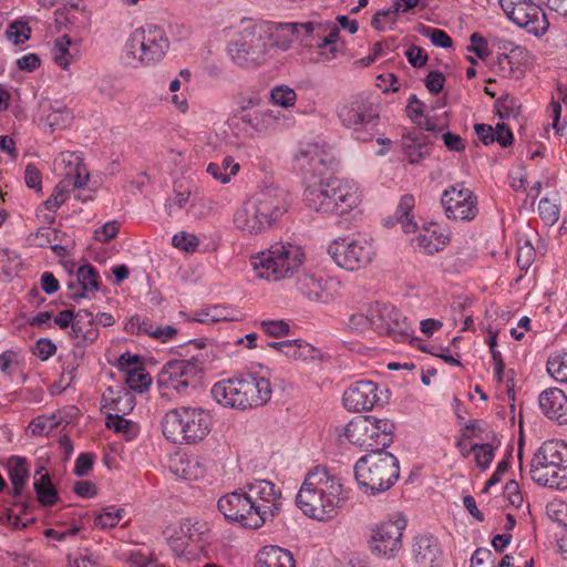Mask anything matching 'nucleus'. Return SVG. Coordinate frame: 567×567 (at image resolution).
I'll use <instances>...</instances> for the list:
<instances>
[{
  "label": "nucleus",
  "mask_w": 567,
  "mask_h": 567,
  "mask_svg": "<svg viewBox=\"0 0 567 567\" xmlns=\"http://www.w3.org/2000/svg\"><path fill=\"white\" fill-rule=\"evenodd\" d=\"M413 558L420 567H437L442 560V550L433 536L416 537L413 544Z\"/></svg>",
  "instance_id": "obj_26"
},
{
  "label": "nucleus",
  "mask_w": 567,
  "mask_h": 567,
  "mask_svg": "<svg viewBox=\"0 0 567 567\" xmlns=\"http://www.w3.org/2000/svg\"><path fill=\"white\" fill-rule=\"evenodd\" d=\"M375 433L370 416L352 419L344 430V435L350 443L370 450V452L384 451L381 445H378Z\"/></svg>",
  "instance_id": "obj_23"
},
{
  "label": "nucleus",
  "mask_w": 567,
  "mask_h": 567,
  "mask_svg": "<svg viewBox=\"0 0 567 567\" xmlns=\"http://www.w3.org/2000/svg\"><path fill=\"white\" fill-rule=\"evenodd\" d=\"M268 344L285 355L296 360H307L313 358L316 352V349L311 344L297 339L270 342Z\"/></svg>",
  "instance_id": "obj_34"
},
{
  "label": "nucleus",
  "mask_w": 567,
  "mask_h": 567,
  "mask_svg": "<svg viewBox=\"0 0 567 567\" xmlns=\"http://www.w3.org/2000/svg\"><path fill=\"white\" fill-rule=\"evenodd\" d=\"M218 509L227 520L236 522L246 528L257 529L259 525H255V512L247 489L245 492H231L221 496L218 501Z\"/></svg>",
  "instance_id": "obj_19"
},
{
  "label": "nucleus",
  "mask_w": 567,
  "mask_h": 567,
  "mask_svg": "<svg viewBox=\"0 0 567 567\" xmlns=\"http://www.w3.org/2000/svg\"><path fill=\"white\" fill-rule=\"evenodd\" d=\"M264 32L256 25L247 27L227 47L228 55L237 65L255 69L266 62L269 44L264 42Z\"/></svg>",
  "instance_id": "obj_12"
},
{
  "label": "nucleus",
  "mask_w": 567,
  "mask_h": 567,
  "mask_svg": "<svg viewBox=\"0 0 567 567\" xmlns=\"http://www.w3.org/2000/svg\"><path fill=\"white\" fill-rule=\"evenodd\" d=\"M498 384L505 382V389L507 392V401L511 404L512 411L514 410V400H515V384H514V370L504 371V362L501 359V354L498 353Z\"/></svg>",
  "instance_id": "obj_50"
},
{
  "label": "nucleus",
  "mask_w": 567,
  "mask_h": 567,
  "mask_svg": "<svg viewBox=\"0 0 567 567\" xmlns=\"http://www.w3.org/2000/svg\"><path fill=\"white\" fill-rule=\"evenodd\" d=\"M329 192L326 179L308 184L305 189V202L311 209L322 214H333V205L329 202Z\"/></svg>",
  "instance_id": "obj_28"
},
{
  "label": "nucleus",
  "mask_w": 567,
  "mask_h": 567,
  "mask_svg": "<svg viewBox=\"0 0 567 567\" xmlns=\"http://www.w3.org/2000/svg\"><path fill=\"white\" fill-rule=\"evenodd\" d=\"M329 202L333 205V214L343 215L354 209L361 202V192L355 182L338 177L326 178Z\"/></svg>",
  "instance_id": "obj_21"
},
{
  "label": "nucleus",
  "mask_w": 567,
  "mask_h": 567,
  "mask_svg": "<svg viewBox=\"0 0 567 567\" xmlns=\"http://www.w3.org/2000/svg\"><path fill=\"white\" fill-rule=\"evenodd\" d=\"M305 260V252L291 243H275L268 249L251 257L256 276L278 281L298 274Z\"/></svg>",
  "instance_id": "obj_8"
},
{
  "label": "nucleus",
  "mask_w": 567,
  "mask_h": 567,
  "mask_svg": "<svg viewBox=\"0 0 567 567\" xmlns=\"http://www.w3.org/2000/svg\"><path fill=\"white\" fill-rule=\"evenodd\" d=\"M337 116L341 125L350 130L352 137L359 142H370L379 134V106L365 93L343 99L337 105Z\"/></svg>",
  "instance_id": "obj_7"
},
{
  "label": "nucleus",
  "mask_w": 567,
  "mask_h": 567,
  "mask_svg": "<svg viewBox=\"0 0 567 567\" xmlns=\"http://www.w3.org/2000/svg\"><path fill=\"white\" fill-rule=\"evenodd\" d=\"M89 182V173L84 167H81L78 165L74 168V174L69 173L64 179L61 181L62 186H64L66 189L72 186L73 188H82L84 187Z\"/></svg>",
  "instance_id": "obj_56"
},
{
  "label": "nucleus",
  "mask_w": 567,
  "mask_h": 567,
  "mask_svg": "<svg viewBox=\"0 0 567 567\" xmlns=\"http://www.w3.org/2000/svg\"><path fill=\"white\" fill-rule=\"evenodd\" d=\"M30 28L24 22L14 21L6 31V35L13 44L19 45L24 43L30 38Z\"/></svg>",
  "instance_id": "obj_53"
},
{
  "label": "nucleus",
  "mask_w": 567,
  "mask_h": 567,
  "mask_svg": "<svg viewBox=\"0 0 567 567\" xmlns=\"http://www.w3.org/2000/svg\"><path fill=\"white\" fill-rule=\"evenodd\" d=\"M207 532V524L199 520L185 519L178 526V534L185 535L189 543H199Z\"/></svg>",
  "instance_id": "obj_40"
},
{
  "label": "nucleus",
  "mask_w": 567,
  "mask_h": 567,
  "mask_svg": "<svg viewBox=\"0 0 567 567\" xmlns=\"http://www.w3.org/2000/svg\"><path fill=\"white\" fill-rule=\"evenodd\" d=\"M370 327L379 334H385L396 342L409 339L412 329L406 318L392 305L375 302L369 308Z\"/></svg>",
  "instance_id": "obj_15"
},
{
  "label": "nucleus",
  "mask_w": 567,
  "mask_h": 567,
  "mask_svg": "<svg viewBox=\"0 0 567 567\" xmlns=\"http://www.w3.org/2000/svg\"><path fill=\"white\" fill-rule=\"evenodd\" d=\"M124 515L125 511L123 508L107 506L103 509V513L95 517L94 525L101 528H112L124 518Z\"/></svg>",
  "instance_id": "obj_43"
},
{
  "label": "nucleus",
  "mask_w": 567,
  "mask_h": 567,
  "mask_svg": "<svg viewBox=\"0 0 567 567\" xmlns=\"http://www.w3.org/2000/svg\"><path fill=\"white\" fill-rule=\"evenodd\" d=\"M379 401V389L372 381H358L343 393V405L350 412L370 411Z\"/></svg>",
  "instance_id": "obj_22"
},
{
  "label": "nucleus",
  "mask_w": 567,
  "mask_h": 567,
  "mask_svg": "<svg viewBox=\"0 0 567 567\" xmlns=\"http://www.w3.org/2000/svg\"><path fill=\"white\" fill-rule=\"evenodd\" d=\"M406 527V520L398 516L379 523L372 529L371 550L377 556L391 559L402 547V534Z\"/></svg>",
  "instance_id": "obj_16"
},
{
  "label": "nucleus",
  "mask_w": 567,
  "mask_h": 567,
  "mask_svg": "<svg viewBox=\"0 0 567 567\" xmlns=\"http://www.w3.org/2000/svg\"><path fill=\"white\" fill-rule=\"evenodd\" d=\"M498 53H501V56L517 59L518 56H525V49L511 40L498 38Z\"/></svg>",
  "instance_id": "obj_59"
},
{
  "label": "nucleus",
  "mask_w": 567,
  "mask_h": 567,
  "mask_svg": "<svg viewBox=\"0 0 567 567\" xmlns=\"http://www.w3.org/2000/svg\"><path fill=\"white\" fill-rule=\"evenodd\" d=\"M333 261L348 271L367 267L374 257V247L370 238L363 235L339 237L328 246Z\"/></svg>",
  "instance_id": "obj_11"
},
{
  "label": "nucleus",
  "mask_w": 567,
  "mask_h": 567,
  "mask_svg": "<svg viewBox=\"0 0 567 567\" xmlns=\"http://www.w3.org/2000/svg\"><path fill=\"white\" fill-rule=\"evenodd\" d=\"M331 147L324 143L305 144L296 155V161L305 178L321 177L333 164Z\"/></svg>",
  "instance_id": "obj_17"
},
{
  "label": "nucleus",
  "mask_w": 567,
  "mask_h": 567,
  "mask_svg": "<svg viewBox=\"0 0 567 567\" xmlns=\"http://www.w3.org/2000/svg\"><path fill=\"white\" fill-rule=\"evenodd\" d=\"M7 467L12 484L11 495L19 497L29 477L28 462L24 457L13 455L8 460Z\"/></svg>",
  "instance_id": "obj_32"
},
{
  "label": "nucleus",
  "mask_w": 567,
  "mask_h": 567,
  "mask_svg": "<svg viewBox=\"0 0 567 567\" xmlns=\"http://www.w3.org/2000/svg\"><path fill=\"white\" fill-rule=\"evenodd\" d=\"M538 213L545 225L553 226L559 218V205L555 200L544 197L538 203Z\"/></svg>",
  "instance_id": "obj_47"
},
{
  "label": "nucleus",
  "mask_w": 567,
  "mask_h": 567,
  "mask_svg": "<svg viewBox=\"0 0 567 567\" xmlns=\"http://www.w3.org/2000/svg\"><path fill=\"white\" fill-rule=\"evenodd\" d=\"M529 475L539 486L567 489V444L561 440H547L533 453Z\"/></svg>",
  "instance_id": "obj_5"
},
{
  "label": "nucleus",
  "mask_w": 567,
  "mask_h": 567,
  "mask_svg": "<svg viewBox=\"0 0 567 567\" xmlns=\"http://www.w3.org/2000/svg\"><path fill=\"white\" fill-rule=\"evenodd\" d=\"M76 278L81 285V291H74L69 295V299L79 301L90 298V296L100 289V277L96 269L91 265H83L76 271Z\"/></svg>",
  "instance_id": "obj_31"
},
{
  "label": "nucleus",
  "mask_w": 567,
  "mask_h": 567,
  "mask_svg": "<svg viewBox=\"0 0 567 567\" xmlns=\"http://www.w3.org/2000/svg\"><path fill=\"white\" fill-rule=\"evenodd\" d=\"M289 193L277 185L259 188L235 212V227L245 235L268 231L289 210Z\"/></svg>",
  "instance_id": "obj_1"
},
{
  "label": "nucleus",
  "mask_w": 567,
  "mask_h": 567,
  "mask_svg": "<svg viewBox=\"0 0 567 567\" xmlns=\"http://www.w3.org/2000/svg\"><path fill=\"white\" fill-rule=\"evenodd\" d=\"M505 16L517 27L535 37L544 35L549 22L544 10L530 0H498Z\"/></svg>",
  "instance_id": "obj_14"
},
{
  "label": "nucleus",
  "mask_w": 567,
  "mask_h": 567,
  "mask_svg": "<svg viewBox=\"0 0 567 567\" xmlns=\"http://www.w3.org/2000/svg\"><path fill=\"white\" fill-rule=\"evenodd\" d=\"M62 422L60 413L51 415H40L33 419L29 425L33 435H48L56 429Z\"/></svg>",
  "instance_id": "obj_39"
},
{
  "label": "nucleus",
  "mask_w": 567,
  "mask_h": 567,
  "mask_svg": "<svg viewBox=\"0 0 567 567\" xmlns=\"http://www.w3.org/2000/svg\"><path fill=\"white\" fill-rule=\"evenodd\" d=\"M471 451L474 453V457L477 466L487 468L494 457V449L489 444H475L471 446Z\"/></svg>",
  "instance_id": "obj_55"
},
{
  "label": "nucleus",
  "mask_w": 567,
  "mask_h": 567,
  "mask_svg": "<svg viewBox=\"0 0 567 567\" xmlns=\"http://www.w3.org/2000/svg\"><path fill=\"white\" fill-rule=\"evenodd\" d=\"M94 316L86 309H81L74 313L72 331L70 336L80 342L93 343L97 338V330L93 328Z\"/></svg>",
  "instance_id": "obj_29"
},
{
  "label": "nucleus",
  "mask_w": 567,
  "mask_h": 567,
  "mask_svg": "<svg viewBox=\"0 0 567 567\" xmlns=\"http://www.w3.org/2000/svg\"><path fill=\"white\" fill-rule=\"evenodd\" d=\"M405 56L409 61V63L414 68H422L427 62V54L426 52L419 45H411L405 51Z\"/></svg>",
  "instance_id": "obj_64"
},
{
  "label": "nucleus",
  "mask_w": 567,
  "mask_h": 567,
  "mask_svg": "<svg viewBox=\"0 0 567 567\" xmlns=\"http://www.w3.org/2000/svg\"><path fill=\"white\" fill-rule=\"evenodd\" d=\"M344 499L340 478L326 467L317 466L306 475L296 504L305 515L324 520L337 515Z\"/></svg>",
  "instance_id": "obj_3"
},
{
  "label": "nucleus",
  "mask_w": 567,
  "mask_h": 567,
  "mask_svg": "<svg viewBox=\"0 0 567 567\" xmlns=\"http://www.w3.org/2000/svg\"><path fill=\"white\" fill-rule=\"evenodd\" d=\"M210 393L225 408L246 410L265 405L271 398L272 389L267 378L248 372L216 382Z\"/></svg>",
  "instance_id": "obj_4"
},
{
  "label": "nucleus",
  "mask_w": 567,
  "mask_h": 567,
  "mask_svg": "<svg viewBox=\"0 0 567 567\" xmlns=\"http://www.w3.org/2000/svg\"><path fill=\"white\" fill-rule=\"evenodd\" d=\"M414 206V198L411 195H404L396 208L395 215L398 220L402 225L404 233H414L416 230V224L410 217V212Z\"/></svg>",
  "instance_id": "obj_38"
},
{
  "label": "nucleus",
  "mask_w": 567,
  "mask_h": 567,
  "mask_svg": "<svg viewBox=\"0 0 567 567\" xmlns=\"http://www.w3.org/2000/svg\"><path fill=\"white\" fill-rule=\"evenodd\" d=\"M536 251L529 241L518 245L517 248V265L520 269H528L534 261Z\"/></svg>",
  "instance_id": "obj_58"
},
{
  "label": "nucleus",
  "mask_w": 567,
  "mask_h": 567,
  "mask_svg": "<svg viewBox=\"0 0 567 567\" xmlns=\"http://www.w3.org/2000/svg\"><path fill=\"white\" fill-rule=\"evenodd\" d=\"M194 320L200 323H213L223 320H227L224 309L215 306L204 310H199L195 313Z\"/></svg>",
  "instance_id": "obj_57"
},
{
  "label": "nucleus",
  "mask_w": 567,
  "mask_h": 567,
  "mask_svg": "<svg viewBox=\"0 0 567 567\" xmlns=\"http://www.w3.org/2000/svg\"><path fill=\"white\" fill-rule=\"evenodd\" d=\"M520 114V103L508 93L498 97V118L511 120L517 118Z\"/></svg>",
  "instance_id": "obj_42"
},
{
  "label": "nucleus",
  "mask_w": 567,
  "mask_h": 567,
  "mask_svg": "<svg viewBox=\"0 0 567 567\" xmlns=\"http://www.w3.org/2000/svg\"><path fill=\"white\" fill-rule=\"evenodd\" d=\"M353 470L361 489L371 495L388 491L400 476L398 458L385 451H372L361 456Z\"/></svg>",
  "instance_id": "obj_6"
},
{
  "label": "nucleus",
  "mask_w": 567,
  "mask_h": 567,
  "mask_svg": "<svg viewBox=\"0 0 567 567\" xmlns=\"http://www.w3.org/2000/svg\"><path fill=\"white\" fill-rule=\"evenodd\" d=\"M370 421L373 425L378 445H381L383 450L389 446L392 442V433L394 424L386 419H375L370 416Z\"/></svg>",
  "instance_id": "obj_41"
},
{
  "label": "nucleus",
  "mask_w": 567,
  "mask_h": 567,
  "mask_svg": "<svg viewBox=\"0 0 567 567\" xmlns=\"http://www.w3.org/2000/svg\"><path fill=\"white\" fill-rule=\"evenodd\" d=\"M151 377L143 367L126 373L127 385L138 392H143L151 385Z\"/></svg>",
  "instance_id": "obj_48"
},
{
  "label": "nucleus",
  "mask_w": 567,
  "mask_h": 567,
  "mask_svg": "<svg viewBox=\"0 0 567 567\" xmlns=\"http://www.w3.org/2000/svg\"><path fill=\"white\" fill-rule=\"evenodd\" d=\"M271 101L274 104L282 107H291L295 105L297 94L293 89L287 85H279L271 90Z\"/></svg>",
  "instance_id": "obj_49"
},
{
  "label": "nucleus",
  "mask_w": 567,
  "mask_h": 567,
  "mask_svg": "<svg viewBox=\"0 0 567 567\" xmlns=\"http://www.w3.org/2000/svg\"><path fill=\"white\" fill-rule=\"evenodd\" d=\"M169 48L165 30L157 24L135 29L125 43V59L132 66L159 62Z\"/></svg>",
  "instance_id": "obj_10"
},
{
  "label": "nucleus",
  "mask_w": 567,
  "mask_h": 567,
  "mask_svg": "<svg viewBox=\"0 0 567 567\" xmlns=\"http://www.w3.org/2000/svg\"><path fill=\"white\" fill-rule=\"evenodd\" d=\"M264 32V42L271 48L280 50L289 49L290 44L300 39L310 47H317L319 54L324 60H332L337 56V41L339 29L331 22H287L255 24Z\"/></svg>",
  "instance_id": "obj_2"
},
{
  "label": "nucleus",
  "mask_w": 567,
  "mask_h": 567,
  "mask_svg": "<svg viewBox=\"0 0 567 567\" xmlns=\"http://www.w3.org/2000/svg\"><path fill=\"white\" fill-rule=\"evenodd\" d=\"M542 413L559 425L567 424V395L558 388H548L538 396Z\"/></svg>",
  "instance_id": "obj_24"
},
{
  "label": "nucleus",
  "mask_w": 567,
  "mask_h": 567,
  "mask_svg": "<svg viewBox=\"0 0 567 567\" xmlns=\"http://www.w3.org/2000/svg\"><path fill=\"white\" fill-rule=\"evenodd\" d=\"M38 474L40 477L35 478L33 483L38 501L43 506H52L59 499L58 491L53 486L48 473L42 474L41 471H38Z\"/></svg>",
  "instance_id": "obj_35"
},
{
  "label": "nucleus",
  "mask_w": 567,
  "mask_h": 567,
  "mask_svg": "<svg viewBox=\"0 0 567 567\" xmlns=\"http://www.w3.org/2000/svg\"><path fill=\"white\" fill-rule=\"evenodd\" d=\"M524 56L511 59L509 56H501L498 53V76L518 78L522 74V61Z\"/></svg>",
  "instance_id": "obj_45"
},
{
  "label": "nucleus",
  "mask_w": 567,
  "mask_h": 567,
  "mask_svg": "<svg viewBox=\"0 0 567 567\" xmlns=\"http://www.w3.org/2000/svg\"><path fill=\"white\" fill-rule=\"evenodd\" d=\"M296 288L305 298L313 302H328L331 297L324 287L323 279L317 278L309 271L297 276Z\"/></svg>",
  "instance_id": "obj_27"
},
{
  "label": "nucleus",
  "mask_w": 567,
  "mask_h": 567,
  "mask_svg": "<svg viewBox=\"0 0 567 567\" xmlns=\"http://www.w3.org/2000/svg\"><path fill=\"white\" fill-rule=\"evenodd\" d=\"M68 192L69 189L62 186V183L60 182L54 188L52 195L44 202V207L48 210H56L68 199Z\"/></svg>",
  "instance_id": "obj_61"
},
{
  "label": "nucleus",
  "mask_w": 567,
  "mask_h": 567,
  "mask_svg": "<svg viewBox=\"0 0 567 567\" xmlns=\"http://www.w3.org/2000/svg\"><path fill=\"white\" fill-rule=\"evenodd\" d=\"M471 567H496L493 553L486 548H477L472 555Z\"/></svg>",
  "instance_id": "obj_60"
},
{
  "label": "nucleus",
  "mask_w": 567,
  "mask_h": 567,
  "mask_svg": "<svg viewBox=\"0 0 567 567\" xmlns=\"http://www.w3.org/2000/svg\"><path fill=\"white\" fill-rule=\"evenodd\" d=\"M501 497L503 503L513 507L514 509H518L523 504V495L517 482L515 481H509L506 483Z\"/></svg>",
  "instance_id": "obj_51"
},
{
  "label": "nucleus",
  "mask_w": 567,
  "mask_h": 567,
  "mask_svg": "<svg viewBox=\"0 0 567 567\" xmlns=\"http://www.w3.org/2000/svg\"><path fill=\"white\" fill-rule=\"evenodd\" d=\"M125 330L132 334H147L161 342H167L175 338L177 329L171 324H156L148 318L133 316L125 324Z\"/></svg>",
  "instance_id": "obj_25"
},
{
  "label": "nucleus",
  "mask_w": 567,
  "mask_h": 567,
  "mask_svg": "<svg viewBox=\"0 0 567 567\" xmlns=\"http://www.w3.org/2000/svg\"><path fill=\"white\" fill-rule=\"evenodd\" d=\"M200 373L202 365L195 357L188 360H171L163 367L158 382L181 393L194 385Z\"/></svg>",
  "instance_id": "obj_18"
},
{
  "label": "nucleus",
  "mask_w": 567,
  "mask_h": 567,
  "mask_svg": "<svg viewBox=\"0 0 567 567\" xmlns=\"http://www.w3.org/2000/svg\"><path fill=\"white\" fill-rule=\"evenodd\" d=\"M403 153L410 164H419L427 154V146L417 138H406L403 142Z\"/></svg>",
  "instance_id": "obj_44"
},
{
  "label": "nucleus",
  "mask_w": 567,
  "mask_h": 567,
  "mask_svg": "<svg viewBox=\"0 0 567 567\" xmlns=\"http://www.w3.org/2000/svg\"><path fill=\"white\" fill-rule=\"evenodd\" d=\"M447 236L437 231L436 226L424 227L415 237L416 246L429 255H433L444 248Z\"/></svg>",
  "instance_id": "obj_33"
},
{
  "label": "nucleus",
  "mask_w": 567,
  "mask_h": 567,
  "mask_svg": "<svg viewBox=\"0 0 567 567\" xmlns=\"http://www.w3.org/2000/svg\"><path fill=\"white\" fill-rule=\"evenodd\" d=\"M70 44L71 40L68 35L60 37L54 42L53 60L63 69H68L71 63V54L69 52Z\"/></svg>",
  "instance_id": "obj_46"
},
{
  "label": "nucleus",
  "mask_w": 567,
  "mask_h": 567,
  "mask_svg": "<svg viewBox=\"0 0 567 567\" xmlns=\"http://www.w3.org/2000/svg\"><path fill=\"white\" fill-rule=\"evenodd\" d=\"M210 415L200 408L181 406L166 412L162 420L164 436L177 444H194L210 431Z\"/></svg>",
  "instance_id": "obj_9"
},
{
  "label": "nucleus",
  "mask_w": 567,
  "mask_h": 567,
  "mask_svg": "<svg viewBox=\"0 0 567 567\" xmlns=\"http://www.w3.org/2000/svg\"><path fill=\"white\" fill-rule=\"evenodd\" d=\"M248 496L256 514L255 525L264 526L271 522L282 508L281 489L268 480H252L246 483Z\"/></svg>",
  "instance_id": "obj_13"
},
{
  "label": "nucleus",
  "mask_w": 567,
  "mask_h": 567,
  "mask_svg": "<svg viewBox=\"0 0 567 567\" xmlns=\"http://www.w3.org/2000/svg\"><path fill=\"white\" fill-rule=\"evenodd\" d=\"M172 245L175 248L189 252L194 251L198 247L199 239L194 234L181 231L173 236Z\"/></svg>",
  "instance_id": "obj_54"
},
{
  "label": "nucleus",
  "mask_w": 567,
  "mask_h": 567,
  "mask_svg": "<svg viewBox=\"0 0 567 567\" xmlns=\"http://www.w3.org/2000/svg\"><path fill=\"white\" fill-rule=\"evenodd\" d=\"M256 559L255 567H295L292 554L278 546L264 547Z\"/></svg>",
  "instance_id": "obj_30"
},
{
  "label": "nucleus",
  "mask_w": 567,
  "mask_h": 567,
  "mask_svg": "<svg viewBox=\"0 0 567 567\" xmlns=\"http://www.w3.org/2000/svg\"><path fill=\"white\" fill-rule=\"evenodd\" d=\"M261 328L270 337L279 338L289 333L290 327L282 320L262 321Z\"/></svg>",
  "instance_id": "obj_62"
},
{
  "label": "nucleus",
  "mask_w": 567,
  "mask_h": 567,
  "mask_svg": "<svg viewBox=\"0 0 567 567\" xmlns=\"http://www.w3.org/2000/svg\"><path fill=\"white\" fill-rule=\"evenodd\" d=\"M238 171L239 164L231 156H226L221 164L209 163L206 168V172L221 184L228 183L230 177L235 176Z\"/></svg>",
  "instance_id": "obj_37"
},
{
  "label": "nucleus",
  "mask_w": 567,
  "mask_h": 567,
  "mask_svg": "<svg viewBox=\"0 0 567 567\" xmlns=\"http://www.w3.org/2000/svg\"><path fill=\"white\" fill-rule=\"evenodd\" d=\"M441 203L446 216L454 220H472L477 214L476 200L472 192L463 184H456L445 189Z\"/></svg>",
  "instance_id": "obj_20"
},
{
  "label": "nucleus",
  "mask_w": 567,
  "mask_h": 567,
  "mask_svg": "<svg viewBox=\"0 0 567 567\" xmlns=\"http://www.w3.org/2000/svg\"><path fill=\"white\" fill-rule=\"evenodd\" d=\"M420 33L429 38L435 47L447 49L453 44L451 37L441 29L422 25Z\"/></svg>",
  "instance_id": "obj_52"
},
{
  "label": "nucleus",
  "mask_w": 567,
  "mask_h": 567,
  "mask_svg": "<svg viewBox=\"0 0 567 567\" xmlns=\"http://www.w3.org/2000/svg\"><path fill=\"white\" fill-rule=\"evenodd\" d=\"M118 230L120 224L116 220L109 221L94 231V237L99 241L109 243L116 237Z\"/></svg>",
  "instance_id": "obj_63"
},
{
  "label": "nucleus",
  "mask_w": 567,
  "mask_h": 567,
  "mask_svg": "<svg viewBox=\"0 0 567 567\" xmlns=\"http://www.w3.org/2000/svg\"><path fill=\"white\" fill-rule=\"evenodd\" d=\"M547 372L557 382L567 383V351L556 350L547 359Z\"/></svg>",
  "instance_id": "obj_36"
}]
</instances>
